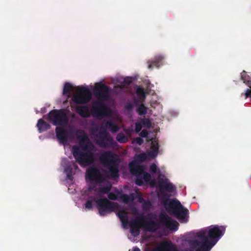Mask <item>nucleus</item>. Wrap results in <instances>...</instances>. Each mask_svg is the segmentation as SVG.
<instances>
[{"mask_svg": "<svg viewBox=\"0 0 251 251\" xmlns=\"http://www.w3.org/2000/svg\"><path fill=\"white\" fill-rule=\"evenodd\" d=\"M136 94L138 97L142 100H144L146 98V94L144 89L141 87H138L136 89Z\"/></svg>", "mask_w": 251, "mask_h": 251, "instance_id": "obj_27", "label": "nucleus"}, {"mask_svg": "<svg viewBox=\"0 0 251 251\" xmlns=\"http://www.w3.org/2000/svg\"><path fill=\"white\" fill-rule=\"evenodd\" d=\"M67 177L68 178L71 179H72V174H69V173H68L67 174Z\"/></svg>", "mask_w": 251, "mask_h": 251, "instance_id": "obj_46", "label": "nucleus"}, {"mask_svg": "<svg viewBox=\"0 0 251 251\" xmlns=\"http://www.w3.org/2000/svg\"><path fill=\"white\" fill-rule=\"evenodd\" d=\"M54 126H65L68 123V117L63 109H53L44 116Z\"/></svg>", "mask_w": 251, "mask_h": 251, "instance_id": "obj_8", "label": "nucleus"}, {"mask_svg": "<svg viewBox=\"0 0 251 251\" xmlns=\"http://www.w3.org/2000/svg\"><path fill=\"white\" fill-rule=\"evenodd\" d=\"M132 250L133 251H141L140 249L137 247H133Z\"/></svg>", "mask_w": 251, "mask_h": 251, "instance_id": "obj_47", "label": "nucleus"}, {"mask_svg": "<svg viewBox=\"0 0 251 251\" xmlns=\"http://www.w3.org/2000/svg\"><path fill=\"white\" fill-rule=\"evenodd\" d=\"M164 57L161 55L155 56L153 60H149L147 61L148 68L152 69L154 67L158 68L162 64V61Z\"/></svg>", "mask_w": 251, "mask_h": 251, "instance_id": "obj_14", "label": "nucleus"}, {"mask_svg": "<svg viewBox=\"0 0 251 251\" xmlns=\"http://www.w3.org/2000/svg\"><path fill=\"white\" fill-rule=\"evenodd\" d=\"M36 126L40 133L45 131L50 128V126L42 119H40L38 121Z\"/></svg>", "mask_w": 251, "mask_h": 251, "instance_id": "obj_19", "label": "nucleus"}, {"mask_svg": "<svg viewBox=\"0 0 251 251\" xmlns=\"http://www.w3.org/2000/svg\"><path fill=\"white\" fill-rule=\"evenodd\" d=\"M120 198L126 204L129 203L130 201H133L134 199L127 194H122L120 196Z\"/></svg>", "mask_w": 251, "mask_h": 251, "instance_id": "obj_31", "label": "nucleus"}, {"mask_svg": "<svg viewBox=\"0 0 251 251\" xmlns=\"http://www.w3.org/2000/svg\"><path fill=\"white\" fill-rule=\"evenodd\" d=\"M134 104L131 102H127L125 106V109L128 111L132 110Z\"/></svg>", "mask_w": 251, "mask_h": 251, "instance_id": "obj_36", "label": "nucleus"}, {"mask_svg": "<svg viewBox=\"0 0 251 251\" xmlns=\"http://www.w3.org/2000/svg\"><path fill=\"white\" fill-rule=\"evenodd\" d=\"M99 159L103 166L108 170L111 178L119 177V161L113 152L106 151L100 154Z\"/></svg>", "mask_w": 251, "mask_h": 251, "instance_id": "obj_5", "label": "nucleus"}, {"mask_svg": "<svg viewBox=\"0 0 251 251\" xmlns=\"http://www.w3.org/2000/svg\"><path fill=\"white\" fill-rule=\"evenodd\" d=\"M147 155L145 153H141L136 156V161H135L136 163L137 162H143L146 161L147 159Z\"/></svg>", "mask_w": 251, "mask_h": 251, "instance_id": "obj_30", "label": "nucleus"}, {"mask_svg": "<svg viewBox=\"0 0 251 251\" xmlns=\"http://www.w3.org/2000/svg\"><path fill=\"white\" fill-rule=\"evenodd\" d=\"M97 199L94 196H90L88 197L86 203H85V207L88 210H92L93 209V204L92 203L94 201L96 202V201Z\"/></svg>", "mask_w": 251, "mask_h": 251, "instance_id": "obj_25", "label": "nucleus"}, {"mask_svg": "<svg viewBox=\"0 0 251 251\" xmlns=\"http://www.w3.org/2000/svg\"><path fill=\"white\" fill-rule=\"evenodd\" d=\"M160 251H178L176 247L171 241L162 243Z\"/></svg>", "mask_w": 251, "mask_h": 251, "instance_id": "obj_18", "label": "nucleus"}, {"mask_svg": "<svg viewBox=\"0 0 251 251\" xmlns=\"http://www.w3.org/2000/svg\"><path fill=\"white\" fill-rule=\"evenodd\" d=\"M73 167L75 169H76L78 168V166L75 163L73 162Z\"/></svg>", "mask_w": 251, "mask_h": 251, "instance_id": "obj_48", "label": "nucleus"}, {"mask_svg": "<svg viewBox=\"0 0 251 251\" xmlns=\"http://www.w3.org/2000/svg\"><path fill=\"white\" fill-rule=\"evenodd\" d=\"M169 182V180L168 178H159L158 182V188L159 189L162 188L163 185H165Z\"/></svg>", "mask_w": 251, "mask_h": 251, "instance_id": "obj_34", "label": "nucleus"}, {"mask_svg": "<svg viewBox=\"0 0 251 251\" xmlns=\"http://www.w3.org/2000/svg\"><path fill=\"white\" fill-rule=\"evenodd\" d=\"M151 149L152 151V155L154 156L157 155L159 147L157 144H153L151 146Z\"/></svg>", "mask_w": 251, "mask_h": 251, "instance_id": "obj_35", "label": "nucleus"}, {"mask_svg": "<svg viewBox=\"0 0 251 251\" xmlns=\"http://www.w3.org/2000/svg\"><path fill=\"white\" fill-rule=\"evenodd\" d=\"M142 126L147 128H150L151 126V123L150 119L143 118L141 121Z\"/></svg>", "mask_w": 251, "mask_h": 251, "instance_id": "obj_33", "label": "nucleus"}, {"mask_svg": "<svg viewBox=\"0 0 251 251\" xmlns=\"http://www.w3.org/2000/svg\"><path fill=\"white\" fill-rule=\"evenodd\" d=\"M150 171L151 173H155L157 171V166L154 163H152L150 167Z\"/></svg>", "mask_w": 251, "mask_h": 251, "instance_id": "obj_39", "label": "nucleus"}, {"mask_svg": "<svg viewBox=\"0 0 251 251\" xmlns=\"http://www.w3.org/2000/svg\"><path fill=\"white\" fill-rule=\"evenodd\" d=\"M108 198L111 200H116L117 196L113 193H109L108 194Z\"/></svg>", "mask_w": 251, "mask_h": 251, "instance_id": "obj_40", "label": "nucleus"}, {"mask_svg": "<svg viewBox=\"0 0 251 251\" xmlns=\"http://www.w3.org/2000/svg\"><path fill=\"white\" fill-rule=\"evenodd\" d=\"M73 86L71 83L69 82L65 83L63 87V94L64 96L70 97V95Z\"/></svg>", "mask_w": 251, "mask_h": 251, "instance_id": "obj_24", "label": "nucleus"}, {"mask_svg": "<svg viewBox=\"0 0 251 251\" xmlns=\"http://www.w3.org/2000/svg\"><path fill=\"white\" fill-rule=\"evenodd\" d=\"M130 232L134 237H137L140 234V227H130Z\"/></svg>", "mask_w": 251, "mask_h": 251, "instance_id": "obj_32", "label": "nucleus"}, {"mask_svg": "<svg viewBox=\"0 0 251 251\" xmlns=\"http://www.w3.org/2000/svg\"><path fill=\"white\" fill-rule=\"evenodd\" d=\"M116 140L120 143H126L128 141V138L123 133H119L116 136Z\"/></svg>", "mask_w": 251, "mask_h": 251, "instance_id": "obj_28", "label": "nucleus"}, {"mask_svg": "<svg viewBox=\"0 0 251 251\" xmlns=\"http://www.w3.org/2000/svg\"><path fill=\"white\" fill-rule=\"evenodd\" d=\"M136 111L139 115H145L147 113V108L144 104L142 103L139 105Z\"/></svg>", "mask_w": 251, "mask_h": 251, "instance_id": "obj_29", "label": "nucleus"}, {"mask_svg": "<svg viewBox=\"0 0 251 251\" xmlns=\"http://www.w3.org/2000/svg\"><path fill=\"white\" fill-rule=\"evenodd\" d=\"M86 177L91 182L100 183L105 180L100 170L96 167L88 168L86 171Z\"/></svg>", "mask_w": 251, "mask_h": 251, "instance_id": "obj_12", "label": "nucleus"}, {"mask_svg": "<svg viewBox=\"0 0 251 251\" xmlns=\"http://www.w3.org/2000/svg\"><path fill=\"white\" fill-rule=\"evenodd\" d=\"M112 188V184L109 182H107L106 185L103 187L99 188V192L103 194H108Z\"/></svg>", "mask_w": 251, "mask_h": 251, "instance_id": "obj_23", "label": "nucleus"}, {"mask_svg": "<svg viewBox=\"0 0 251 251\" xmlns=\"http://www.w3.org/2000/svg\"><path fill=\"white\" fill-rule=\"evenodd\" d=\"M131 81L129 79H125L124 82L121 83L120 85H116L114 87V90L115 92H118V89L122 90L124 88L127 87L130 83Z\"/></svg>", "mask_w": 251, "mask_h": 251, "instance_id": "obj_26", "label": "nucleus"}, {"mask_svg": "<svg viewBox=\"0 0 251 251\" xmlns=\"http://www.w3.org/2000/svg\"><path fill=\"white\" fill-rule=\"evenodd\" d=\"M241 96H244L245 99L251 97V88L247 89L245 93H242Z\"/></svg>", "mask_w": 251, "mask_h": 251, "instance_id": "obj_37", "label": "nucleus"}, {"mask_svg": "<svg viewBox=\"0 0 251 251\" xmlns=\"http://www.w3.org/2000/svg\"><path fill=\"white\" fill-rule=\"evenodd\" d=\"M99 214L101 216L113 212L117 207L116 202L111 201L107 198L99 199L96 201Z\"/></svg>", "mask_w": 251, "mask_h": 251, "instance_id": "obj_11", "label": "nucleus"}, {"mask_svg": "<svg viewBox=\"0 0 251 251\" xmlns=\"http://www.w3.org/2000/svg\"><path fill=\"white\" fill-rule=\"evenodd\" d=\"M97 137L96 143L101 148H113L116 145V142L104 127H101Z\"/></svg>", "mask_w": 251, "mask_h": 251, "instance_id": "obj_9", "label": "nucleus"}, {"mask_svg": "<svg viewBox=\"0 0 251 251\" xmlns=\"http://www.w3.org/2000/svg\"><path fill=\"white\" fill-rule=\"evenodd\" d=\"M105 126L106 128L109 129L112 133H116L120 129L119 126L111 121H107Z\"/></svg>", "mask_w": 251, "mask_h": 251, "instance_id": "obj_21", "label": "nucleus"}, {"mask_svg": "<svg viewBox=\"0 0 251 251\" xmlns=\"http://www.w3.org/2000/svg\"><path fill=\"white\" fill-rule=\"evenodd\" d=\"M151 204L150 201H147L144 204V208H145L146 206H151Z\"/></svg>", "mask_w": 251, "mask_h": 251, "instance_id": "obj_45", "label": "nucleus"}, {"mask_svg": "<svg viewBox=\"0 0 251 251\" xmlns=\"http://www.w3.org/2000/svg\"><path fill=\"white\" fill-rule=\"evenodd\" d=\"M75 111L81 117L87 118L90 117V112L87 105H77L75 107Z\"/></svg>", "mask_w": 251, "mask_h": 251, "instance_id": "obj_16", "label": "nucleus"}, {"mask_svg": "<svg viewBox=\"0 0 251 251\" xmlns=\"http://www.w3.org/2000/svg\"><path fill=\"white\" fill-rule=\"evenodd\" d=\"M148 131L146 129H143L141 131L140 135L143 138H146L148 135Z\"/></svg>", "mask_w": 251, "mask_h": 251, "instance_id": "obj_41", "label": "nucleus"}, {"mask_svg": "<svg viewBox=\"0 0 251 251\" xmlns=\"http://www.w3.org/2000/svg\"><path fill=\"white\" fill-rule=\"evenodd\" d=\"M133 103L134 105L135 104L136 105H139V101L137 99L134 98L133 99Z\"/></svg>", "mask_w": 251, "mask_h": 251, "instance_id": "obj_44", "label": "nucleus"}, {"mask_svg": "<svg viewBox=\"0 0 251 251\" xmlns=\"http://www.w3.org/2000/svg\"><path fill=\"white\" fill-rule=\"evenodd\" d=\"M93 92L98 100L92 103L91 109L92 116L98 119H102L109 116L111 113V110L103 101H107L110 99L111 88L105 84L98 82L95 84Z\"/></svg>", "mask_w": 251, "mask_h": 251, "instance_id": "obj_2", "label": "nucleus"}, {"mask_svg": "<svg viewBox=\"0 0 251 251\" xmlns=\"http://www.w3.org/2000/svg\"><path fill=\"white\" fill-rule=\"evenodd\" d=\"M75 136L81 145H82L84 143L89 141L88 136L85 133L84 131L82 129L77 130Z\"/></svg>", "mask_w": 251, "mask_h": 251, "instance_id": "obj_17", "label": "nucleus"}, {"mask_svg": "<svg viewBox=\"0 0 251 251\" xmlns=\"http://www.w3.org/2000/svg\"><path fill=\"white\" fill-rule=\"evenodd\" d=\"M160 190V193L164 199H167L169 196L167 194L164 193V191L168 193H173L176 191V187L174 185L170 182L166 184L165 185H163L162 187L159 189Z\"/></svg>", "mask_w": 251, "mask_h": 251, "instance_id": "obj_15", "label": "nucleus"}, {"mask_svg": "<svg viewBox=\"0 0 251 251\" xmlns=\"http://www.w3.org/2000/svg\"><path fill=\"white\" fill-rule=\"evenodd\" d=\"M124 226L127 225L128 216L127 213L125 210L119 211L117 214Z\"/></svg>", "mask_w": 251, "mask_h": 251, "instance_id": "obj_20", "label": "nucleus"}, {"mask_svg": "<svg viewBox=\"0 0 251 251\" xmlns=\"http://www.w3.org/2000/svg\"><path fill=\"white\" fill-rule=\"evenodd\" d=\"M88 189L89 191H91L92 189L91 187H89Z\"/></svg>", "mask_w": 251, "mask_h": 251, "instance_id": "obj_50", "label": "nucleus"}, {"mask_svg": "<svg viewBox=\"0 0 251 251\" xmlns=\"http://www.w3.org/2000/svg\"><path fill=\"white\" fill-rule=\"evenodd\" d=\"M56 136L60 143L65 145L67 142L68 132L61 127L57 126L55 128Z\"/></svg>", "mask_w": 251, "mask_h": 251, "instance_id": "obj_13", "label": "nucleus"}, {"mask_svg": "<svg viewBox=\"0 0 251 251\" xmlns=\"http://www.w3.org/2000/svg\"><path fill=\"white\" fill-rule=\"evenodd\" d=\"M93 146L91 143L79 147L74 145L72 152L76 161L81 167H87L92 164L95 160L94 154L91 151Z\"/></svg>", "mask_w": 251, "mask_h": 251, "instance_id": "obj_4", "label": "nucleus"}, {"mask_svg": "<svg viewBox=\"0 0 251 251\" xmlns=\"http://www.w3.org/2000/svg\"><path fill=\"white\" fill-rule=\"evenodd\" d=\"M142 126H143L141 123H135V132L136 133L139 132L141 130Z\"/></svg>", "mask_w": 251, "mask_h": 251, "instance_id": "obj_38", "label": "nucleus"}, {"mask_svg": "<svg viewBox=\"0 0 251 251\" xmlns=\"http://www.w3.org/2000/svg\"><path fill=\"white\" fill-rule=\"evenodd\" d=\"M145 217L142 216L131 221L129 223L130 227H144L147 231L154 232L160 228V223L163 225L167 228L170 230L176 231L178 229V223L176 221L171 220L166 215H162L160 216V220L153 221L150 217L148 219L149 221H144Z\"/></svg>", "mask_w": 251, "mask_h": 251, "instance_id": "obj_3", "label": "nucleus"}, {"mask_svg": "<svg viewBox=\"0 0 251 251\" xmlns=\"http://www.w3.org/2000/svg\"><path fill=\"white\" fill-rule=\"evenodd\" d=\"M65 172L66 173V174H68V173L72 174L73 168L70 166H67L65 168Z\"/></svg>", "mask_w": 251, "mask_h": 251, "instance_id": "obj_43", "label": "nucleus"}, {"mask_svg": "<svg viewBox=\"0 0 251 251\" xmlns=\"http://www.w3.org/2000/svg\"><path fill=\"white\" fill-rule=\"evenodd\" d=\"M143 201H144V200H143V198H140L139 199V202H143Z\"/></svg>", "mask_w": 251, "mask_h": 251, "instance_id": "obj_49", "label": "nucleus"}, {"mask_svg": "<svg viewBox=\"0 0 251 251\" xmlns=\"http://www.w3.org/2000/svg\"><path fill=\"white\" fill-rule=\"evenodd\" d=\"M129 169L130 173L136 176L135 183L138 186H142L144 181L148 182L151 178V175L144 172L145 167L142 165H138L135 161H132L129 163Z\"/></svg>", "mask_w": 251, "mask_h": 251, "instance_id": "obj_6", "label": "nucleus"}, {"mask_svg": "<svg viewBox=\"0 0 251 251\" xmlns=\"http://www.w3.org/2000/svg\"><path fill=\"white\" fill-rule=\"evenodd\" d=\"M166 210L174 215L178 219L186 221L188 210L184 208L177 200L167 201L165 203Z\"/></svg>", "mask_w": 251, "mask_h": 251, "instance_id": "obj_7", "label": "nucleus"}, {"mask_svg": "<svg viewBox=\"0 0 251 251\" xmlns=\"http://www.w3.org/2000/svg\"><path fill=\"white\" fill-rule=\"evenodd\" d=\"M134 141L139 145H141L144 142L143 139L140 137H136L135 138Z\"/></svg>", "mask_w": 251, "mask_h": 251, "instance_id": "obj_42", "label": "nucleus"}, {"mask_svg": "<svg viewBox=\"0 0 251 251\" xmlns=\"http://www.w3.org/2000/svg\"><path fill=\"white\" fill-rule=\"evenodd\" d=\"M91 98L92 93L88 88L78 86L75 94L72 98V101L76 104H84L89 102Z\"/></svg>", "mask_w": 251, "mask_h": 251, "instance_id": "obj_10", "label": "nucleus"}, {"mask_svg": "<svg viewBox=\"0 0 251 251\" xmlns=\"http://www.w3.org/2000/svg\"><path fill=\"white\" fill-rule=\"evenodd\" d=\"M226 231L224 226L215 225L202 229L197 233L200 240H189V248L184 251H210L223 236Z\"/></svg>", "mask_w": 251, "mask_h": 251, "instance_id": "obj_1", "label": "nucleus"}, {"mask_svg": "<svg viewBox=\"0 0 251 251\" xmlns=\"http://www.w3.org/2000/svg\"><path fill=\"white\" fill-rule=\"evenodd\" d=\"M241 77L242 80H243L244 83L249 87L251 84V75H248L245 71H243L241 73Z\"/></svg>", "mask_w": 251, "mask_h": 251, "instance_id": "obj_22", "label": "nucleus"}]
</instances>
